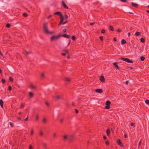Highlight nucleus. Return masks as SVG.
<instances>
[{
    "label": "nucleus",
    "mask_w": 149,
    "mask_h": 149,
    "mask_svg": "<svg viewBox=\"0 0 149 149\" xmlns=\"http://www.w3.org/2000/svg\"><path fill=\"white\" fill-rule=\"evenodd\" d=\"M68 15L66 14H65L64 15V19L65 20H67L68 19Z\"/></svg>",
    "instance_id": "cd10ccee"
},
{
    "label": "nucleus",
    "mask_w": 149,
    "mask_h": 149,
    "mask_svg": "<svg viewBox=\"0 0 149 149\" xmlns=\"http://www.w3.org/2000/svg\"><path fill=\"white\" fill-rule=\"evenodd\" d=\"M113 40L114 41H116L117 40V39H116V37H114V38H113Z\"/></svg>",
    "instance_id": "e2e57ef3"
},
{
    "label": "nucleus",
    "mask_w": 149,
    "mask_h": 149,
    "mask_svg": "<svg viewBox=\"0 0 149 149\" xmlns=\"http://www.w3.org/2000/svg\"><path fill=\"white\" fill-rule=\"evenodd\" d=\"M33 130H32L31 131V135H33Z\"/></svg>",
    "instance_id": "37998d69"
},
{
    "label": "nucleus",
    "mask_w": 149,
    "mask_h": 149,
    "mask_svg": "<svg viewBox=\"0 0 149 149\" xmlns=\"http://www.w3.org/2000/svg\"><path fill=\"white\" fill-rule=\"evenodd\" d=\"M63 121V119L62 118V119H61V120H60V122H62Z\"/></svg>",
    "instance_id": "338daca9"
},
{
    "label": "nucleus",
    "mask_w": 149,
    "mask_h": 149,
    "mask_svg": "<svg viewBox=\"0 0 149 149\" xmlns=\"http://www.w3.org/2000/svg\"><path fill=\"white\" fill-rule=\"evenodd\" d=\"M43 29L44 32L46 34H52L53 33L52 32L49 31H48L47 26V23H45L44 24Z\"/></svg>",
    "instance_id": "f257e3e1"
},
{
    "label": "nucleus",
    "mask_w": 149,
    "mask_h": 149,
    "mask_svg": "<svg viewBox=\"0 0 149 149\" xmlns=\"http://www.w3.org/2000/svg\"><path fill=\"white\" fill-rule=\"evenodd\" d=\"M95 24V23L94 22H92V23H91L90 24V25L91 26H93V25Z\"/></svg>",
    "instance_id": "864d4df0"
},
{
    "label": "nucleus",
    "mask_w": 149,
    "mask_h": 149,
    "mask_svg": "<svg viewBox=\"0 0 149 149\" xmlns=\"http://www.w3.org/2000/svg\"><path fill=\"white\" fill-rule=\"evenodd\" d=\"M131 4L132 7L135 8H137L138 7V5L137 4L134 3L132 2L131 3Z\"/></svg>",
    "instance_id": "1a4fd4ad"
},
{
    "label": "nucleus",
    "mask_w": 149,
    "mask_h": 149,
    "mask_svg": "<svg viewBox=\"0 0 149 149\" xmlns=\"http://www.w3.org/2000/svg\"><path fill=\"white\" fill-rule=\"evenodd\" d=\"M9 80L10 81H13V78L11 77H10L9 78Z\"/></svg>",
    "instance_id": "f704fd0d"
},
{
    "label": "nucleus",
    "mask_w": 149,
    "mask_h": 149,
    "mask_svg": "<svg viewBox=\"0 0 149 149\" xmlns=\"http://www.w3.org/2000/svg\"><path fill=\"white\" fill-rule=\"evenodd\" d=\"M129 83V82L128 81H126L125 82V84L127 85H128V84Z\"/></svg>",
    "instance_id": "774afa93"
},
{
    "label": "nucleus",
    "mask_w": 149,
    "mask_h": 149,
    "mask_svg": "<svg viewBox=\"0 0 149 149\" xmlns=\"http://www.w3.org/2000/svg\"><path fill=\"white\" fill-rule=\"evenodd\" d=\"M0 105L2 108H3V103L2 100H0Z\"/></svg>",
    "instance_id": "dca6fc26"
},
{
    "label": "nucleus",
    "mask_w": 149,
    "mask_h": 149,
    "mask_svg": "<svg viewBox=\"0 0 149 149\" xmlns=\"http://www.w3.org/2000/svg\"><path fill=\"white\" fill-rule=\"evenodd\" d=\"M67 22V21H66L64 22H63L61 24L64 25Z\"/></svg>",
    "instance_id": "de8ad7c7"
},
{
    "label": "nucleus",
    "mask_w": 149,
    "mask_h": 149,
    "mask_svg": "<svg viewBox=\"0 0 149 149\" xmlns=\"http://www.w3.org/2000/svg\"><path fill=\"white\" fill-rule=\"evenodd\" d=\"M72 38L73 40H74L76 39V37L75 36H73L72 37Z\"/></svg>",
    "instance_id": "72a5a7b5"
},
{
    "label": "nucleus",
    "mask_w": 149,
    "mask_h": 149,
    "mask_svg": "<svg viewBox=\"0 0 149 149\" xmlns=\"http://www.w3.org/2000/svg\"><path fill=\"white\" fill-rule=\"evenodd\" d=\"M63 139L64 141H65L68 139V136L67 135L65 134L63 136Z\"/></svg>",
    "instance_id": "9d476101"
},
{
    "label": "nucleus",
    "mask_w": 149,
    "mask_h": 149,
    "mask_svg": "<svg viewBox=\"0 0 149 149\" xmlns=\"http://www.w3.org/2000/svg\"><path fill=\"white\" fill-rule=\"evenodd\" d=\"M145 103L147 104H149V100H146L145 101Z\"/></svg>",
    "instance_id": "e433bc0d"
},
{
    "label": "nucleus",
    "mask_w": 149,
    "mask_h": 149,
    "mask_svg": "<svg viewBox=\"0 0 149 149\" xmlns=\"http://www.w3.org/2000/svg\"><path fill=\"white\" fill-rule=\"evenodd\" d=\"M62 5L66 9L68 8V7L67 6L66 4L64 1H62Z\"/></svg>",
    "instance_id": "0eeeda50"
},
{
    "label": "nucleus",
    "mask_w": 149,
    "mask_h": 149,
    "mask_svg": "<svg viewBox=\"0 0 149 149\" xmlns=\"http://www.w3.org/2000/svg\"><path fill=\"white\" fill-rule=\"evenodd\" d=\"M126 42V40H123L121 41V43L122 44H124Z\"/></svg>",
    "instance_id": "b1692460"
},
{
    "label": "nucleus",
    "mask_w": 149,
    "mask_h": 149,
    "mask_svg": "<svg viewBox=\"0 0 149 149\" xmlns=\"http://www.w3.org/2000/svg\"><path fill=\"white\" fill-rule=\"evenodd\" d=\"M124 137L125 138H127L128 137L127 135L126 134H125L124 135Z\"/></svg>",
    "instance_id": "3c124183"
},
{
    "label": "nucleus",
    "mask_w": 149,
    "mask_h": 149,
    "mask_svg": "<svg viewBox=\"0 0 149 149\" xmlns=\"http://www.w3.org/2000/svg\"><path fill=\"white\" fill-rule=\"evenodd\" d=\"M24 120L25 121H27L28 120V116H27V118L25 119Z\"/></svg>",
    "instance_id": "13d9d810"
},
{
    "label": "nucleus",
    "mask_w": 149,
    "mask_h": 149,
    "mask_svg": "<svg viewBox=\"0 0 149 149\" xmlns=\"http://www.w3.org/2000/svg\"><path fill=\"white\" fill-rule=\"evenodd\" d=\"M56 99L58 100H60L63 98V96L62 95H58L56 96Z\"/></svg>",
    "instance_id": "f8f14e48"
},
{
    "label": "nucleus",
    "mask_w": 149,
    "mask_h": 149,
    "mask_svg": "<svg viewBox=\"0 0 149 149\" xmlns=\"http://www.w3.org/2000/svg\"><path fill=\"white\" fill-rule=\"evenodd\" d=\"M56 133H54L53 134V137L54 138H55L56 136Z\"/></svg>",
    "instance_id": "58836bf2"
},
{
    "label": "nucleus",
    "mask_w": 149,
    "mask_h": 149,
    "mask_svg": "<svg viewBox=\"0 0 149 149\" xmlns=\"http://www.w3.org/2000/svg\"><path fill=\"white\" fill-rule=\"evenodd\" d=\"M30 88H31L33 89H37V87L36 86H34L32 84H31L30 86Z\"/></svg>",
    "instance_id": "f3484780"
},
{
    "label": "nucleus",
    "mask_w": 149,
    "mask_h": 149,
    "mask_svg": "<svg viewBox=\"0 0 149 149\" xmlns=\"http://www.w3.org/2000/svg\"><path fill=\"white\" fill-rule=\"evenodd\" d=\"M120 1L122 2H126L127 1V0H120Z\"/></svg>",
    "instance_id": "680f3d73"
},
{
    "label": "nucleus",
    "mask_w": 149,
    "mask_h": 149,
    "mask_svg": "<svg viewBox=\"0 0 149 149\" xmlns=\"http://www.w3.org/2000/svg\"><path fill=\"white\" fill-rule=\"evenodd\" d=\"M65 80L66 81H70V79L68 78H65Z\"/></svg>",
    "instance_id": "4be33fe9"
},
{
    "label": "nucleus",
    "mask_w": 149,
    "mask_h": 149,
    "mask_svg": "<svg viewBox=\"0 0 149 149\" xmlns=\"http://www.w3.org/2000/svg\"><path fill=\"white\" fill-rule=\"evenodd\" d=\"M141 141H140L139 142V146H140V145H141Z\"/></svg>",
    "instance_id": "0e129e2a"
},
{
    "label": "nucleus",
    "mask_w": 149,
    "mask_h": 149,
    "mask_svg": "<svg viewBox=\"0 0 149 149\" xmlns=\"http://www.w3.org/2000/svg\"><path fill=\"white\" fill-rule=\"evenodd\" d=\"M140 33L139 32H136V33H135V35L136 36H139V35H140Z\"/></svg>",
    "instance_id": "7c9ffc66"
},
{
    "label": "nucleus",
    "mask_w": 149,
    "mask_h": 149,
    "mask_svg": "<svg viewBox=\"0 0 149 149\" xmlns=\"http://www.w3.org/2000/svg\"><path fill=\"white\" fill-rule=\"evenodd\" d=\"M106 144L107 145H109V142L108 141H106Z\"/></svg>",
    "instance_id": "bf43d9fd"
},
{
    "label": "nucleus",
    "mask_w": 149,
    "mask_h": 149,
    "mask_svg": "<svg viewBox=\"0 0 149 149\" xmlns=\"http://www.w3.org/2000/svg\"><path fill=\"white\" fill-rule=\"evenodd\" d=\"M1 81L4 84L5 83L6 81L4 79H2L1 80Z\"/></svg>",
    "instance_id": "c9c22d12"
},
{
    "label": "nucleus",
    "mask_w": 149,
    "mask_h": 149,
    "mask_svg": "<svg viewBox=\"0 0 149 149\" xmlns=\"http://www.w3.org/2000/svg\"><path fill=\"white\" fill-rule=\"evenodd\" d=\"M64 51L66 52V53H68V51L67 50H64Z\"/></svg>",
    "instance_id": "6e6d98bb"
},
{
    "label": "nucleus",
    "mask_w": 149,
    "mask_h": 149,
    "mask_svg": "<svg viewBox=\"0 0 149 149\" xmlns=\"http://www.w3.org/2000/svg\"><path fill=\"white\" fill-rule=\"evenodd\" d=\"M133 47H134V48L135 49H136L137 48V47L136 45H133Z\"/></svg>",
    "instance_id": "5fc2aeb1"
},
{
    "label": "nucleus",
    "mask_w": 149,
    "mask_h": 149,
    "mask_svg": "<svg viewBox=\"0 0 149 149\" xmlns=\"http://www.w3.org/2000/svg\"><path fill=\"white\" fill-rule=\"evenodd\" d=\"M96 92L99 93H102V90L100 89H96L95 90Z\"/></svg>",
    "instance_id": "4468645a"
},
{
    "label": "nucleus",
    "mask_w": 149,
    "mask_h": 149,
    "mask_svg": "<svg viewBox=\"0 0 149 149\" xmlns=\"http://www.w3.org/2000/svg\"><path fill=\"white\" fill-rule=\"evenodd\" d=\"M24 105H25L24 104H23L22 103L21 104V107H24Z\"/></svg>",
    "instance_id": "603ef678"
},
{
    "label": "nucleus",
    "mask_w": 149,
    "mask_h": 149,
    "mask_svg": "<svg viewBox=\"0 0 149 149\" xmlns=\"http://www.w3.org/2000/svg\"><path fill=\"white\" fill-rule=\"evenodd\" d=\"M75 112H76V113H78L79 111H78V110H77V109H75Z\"/></svg>",
    "instance_id": "4d7b16f0"
},
{
    "label": "nucleus",
    "mask_w": 149,
    "mask_h": 149,
    "mask_svg": "<svg viewBox=\"0 0 149 149\" xmlns=\"http://www.w3.org/2000/svg\"><path fill=\"white\" fill-rule=\"evenodd\" d=\"M61 55L63 56H65V55H66V54H65V53H62L61 54Z\"/></svg>",
    "instance_id": "052dcab7"
},
{
    "label": "nucleus",
    "mask_w": 149,
    "mask_h": 149,
    "mask_svg": "<svg viewBox=\"0 0 149 149\" xmlns=\"http://www.w3.org/2000/svg\"><path fill=\"white\" fill-rule=\"evenodd\" d=\"M110 104L111 102L109 101H107L106 103V106L105 107V108L106 109H109L110 108Z\"/></svg>",
    "instance_id": "f03ea898"
},
{
    "label": "nucleus",
    "mask_w": 149,
    "mask_h": 149,
    "mask_svg": "<svg viewBox=\"0 0 149 149\" xmlns=\"http://www.w3.org/2000/svg\"><path fill=\"white\" fill-rule=\"evenodd\" d=\"M29 95L30 98L32 97L33 96V94L31 92H29Z\"/></svg>",
    "instance_id": "6ab92c4d"
},
{
    "label": "nucleus",
    "mask_w": 149,
    "mask_h": 149,
    "mask_svg": "<svg viewBox=\"0 0 149 149\" xmlns=\"http://www.w3.org/2000/svg\"><path fill=\"white\" fill-rule=\"evenodd\" d=\"M103 138L104 140H106L107 139V137L105 136H104Z\"/></svg>",
    "instance_id": "69168bd1"
},
{
    "label": "nucleus",
    "mask_w": 149,
    "mask_h": 149,
    "mask_svg": "<svg viewBox=\"0 0 149 149\" xmlns=\"http://www.w3.org/2000/svg\"><path fill=\"white\" fill-rule=\"evenodd\" d=\"M8 89H9L10 91H11V90L12 89H11V86H8Z\"/></svg>",
    "instance_id": "79ce46f5"
},
{
    "label": "nucleus",
    "mask_w": 149,
    "mask_h": 149,
    "mask_svg": "<svg viewBox=\"0 0 149 149\" xmlns=\"http://www.w3.org/2000/svg\"><path fill=\"white\" fill-rule=\"evenodd\" d=\"M45 74L44 72H41L40 74V78L41 79H43L45 78Z\"/></svg>",
    "instance_id": "6e6552de"
},
{
    "label": "nucleus",
    "mask_w": 149,
    "mask_h": 149,
    "mask_svg": "<svg viewBox=\"0 0 149 149\" xmlns=\"http://www.w3.org/2000/svg\"><path fill=\"white\" fill-rule=\"evenodd\" d=\"M29 149H32V146L31 145H30L29 146Z\"/></svg>",
    "instance_id": "c03bdc74"
},
{
    "label": "nucleus",
    "mask_w": 149,
    "mask_h": 149,
    "mask_svg": "<svg viewBox=\"0 0 149 149\" xmlns=\"http://www.w3.org/2000/svg\"><path fill=\"white\" fill-rule=\"evenodd\" d=\"M10 25L8 23L6 24V27L7 28H9L10 27Z\"/></svg>",
    "instance_id": "a878e982"
},
{
    "label": "nucleus",
    "mask_w": 149,
    "mask_h": 149,
    "mask_svg": "<svg viewBox=\"0 0 149 149\" xmlns=\"http://www.w3.org/2000/svg\"><path fill=\"white\" fill-rule=\"evenodd\" d=\"M100 80L102 82L104 81L105 79L104 76H101L100 78Z\"/></svg>",
    "instance_id": "a211bd4d"
},
{
    "label": "nucleus",
    "mask_w": 149,
    "mask_h": 149,
    "mask_svg": "<svg viewBox=\"0 0 149 149\" xmlns=\"http://www.w3.org/2000/svg\"><path fill=\"white\" fill-rule=\"evenodd\" d=\"M61 36H62L63 37H64L66 38H69L70 37V36L67 35L66 34H65L61 35Z\"/></svg>",
    "instance_id": "2eb2a0df"
},
{
    "label": "nucleus",
    "mask_w": 149,
    "mask_h": 149,
    "mask_svg": "<svg viewBox=\"0 0 149 149\" xmlns=\"http://www.w3.org/2000/svg\"><path fill=\"white\" fill-rule=\"evenodd\" d=\"M54 15H58L61 17L63 15L62 13L60 12H56L54 13Z\"/></svg>",
    "instance_id": "9b49d317"
},
{
    "label": "nucleus",
    "mask_w": 149,
    "mask_h": 149,
    "mask_svg": "<svg viewBox=\"0 0 149 149\" xmlns=\"http://www.w3.org/2000/svg\"><path fill=\"white\" fill-rule=\"evenodd\" d=\"M109 29L110 31H114V30L113 27L112 26H109Z\"/></svg>",
    "instance_id": "aec40b11"
},
{
    "label": "nucleus",
    "mask_w": 149,
    "mask_h": 149,
    "mask_svg": "<svg viewBox=\"0 0 149 149\" xmlns=\"http://www.w3.org/2000/svg\"><path fill=\"white\" fill-rule=\"evenodd\" d=\"M120 59L123 61H125L128 63H130V60L129 59L126 58L121 57L120 58Z\"/></svg>",
    "instance_id": "20e7f679"
},
{
    "label": "nucleus",
    "mask_w": 149,
    "mask_h": 149,
    "mask_svg": "<svg viewBox=\"0 0 149 149\" xmlns=\"http://www.w3.org/2000/svg\"><path fill=\"white\" fill-rule=\"evenodd\" d=\"M43 122L44 123H46V120L45 118H44L43 120Z\"/></svg>",
    "instance_id": "a19ab883"
},
{
    "label": "nucleus",
    "mask_w": 149,
    "mask_h": 149,
    "mask_svg": "<svg viewBox=\"0 0 149 149\" xmlns=\"http://www.w3.org/2000/svg\"><path fill=\"white\" fill-rule=\"evenodd\" d=\"M61 36V35H58V36H53L51 37V41H52L54 40H56Z\"/></svg>",
    "instance_id": "7ed1b4c3"
},
{
    "label": "nucleus",
    "mask_w": 149,
    "mask_h": 149,
    "mask_svg": "<svg viewBox=\"0 0 149 149\" xmlns=\"http://www.w3.org/2000/svg\"><path fill=\"white\" fill-rule=\"evenodd\" d=\"M67 30L66 29H64L63 31V33H65V32Z\"/></svg>",
    "instance_id": "8fccbe9b"
},
{
    "label": "nucleus",
    "mask_w": 149,
    "mask_h": 149,
    "mask_svg": "<svg viewBox=\"0 0 149 149\" xmlns=\"http://www.w3.org/2000/svg\"><path fill=\"white\" fill-rule=\"evenodd\" d=\"M23 16L25 17H26L28 16V15L26 13H24L23 14Z\"/></svg>",
    "instance_id": "4c0bfd02"
},
{
    "label": "nucleus",
    "mask_w": 149,
    "mask_h": 149,
    "mask_svg": "<svg viewBox=\"0 0 149 149\" xmlns=\"http://www.w3.org/2000/svg\"><path fill=\"white\" fill-rule=\"evenodd\" d=\"M43 133L42 132L40 131L39 132V134L40 136H42L43 135Z\"/></svg>",
    "instance_id": "473e14b6"
},
{
    "label": "nucleus",
    "mask_w": 149,
    "mask_h": 149,
    "mask_svg": "<svg viewBox=\"0 0 149 149\" xmlns=\"http://www.w3.org/2000/svg\"><path fill=\"white\" fill-rule=\"evenodd\" d=\"M101 32L102 33H104L105 32V31L104 29H102L101 31Z\"/></svg>",
    "instance_id": "ea45409f"
},
{
    "label": "nucleus",
    "mask_w": 149,
    "mask_h": 149,
    "mask_svg": "<svg viewBox=\"0 0 149 149\" xmlns=\"http://www.w3.org/2000/svg\"><path fill=\"white\" fill-rule=\"evenodd\" d=\"M45 104H46V105L47 106H49V103L47 102H45Z\"/></svg>",
    "instance_id": "49530a36"
},
{
    "label": "nucleus",
    "mask_w": 149,
    "mask_h": 149,
    "mask_svg": "<svg viewBox=\"0 0 149 149\" xmlns=\"http://www.w3.org/2000/svg\"><path fill=\"white\" fill-rule=\"evenodd\" d=\"M117 144L121 147L123 146V144L121 143L120 139H118L117 141Z\"/></svg>",
    "instance_id": "423d86ee"
},
{
    "label": "nucleus",
    "mask_w": 149,
    "mask_h": 149,
    "mask_svg": "<svg viewBox=\"0 0 149 149\" xmlns=\"http://www.w3.org/2000/svg\"><path fill=\"white\" fill-rule=\"evenodd\" d=\"M9 124H10V125L11 127H13V126H14L13 124V123L10 122L9 123Z\"/></svg>",
    "instance_id": "2f4dec72"
},
{
    "label": "nucleus",
    "mask_w": 149,
    "mask_h": 149,
    "mask_svg": "<svg viewBox=\"0 0 149 149\" xmlns=\"http://www.w3.org/2000/svg\"><path fill=\"white\" fill-rule=\"evenodd\" d=\"M39 120V116L38 115H37L36 118V121H38Z\"/></svg>",
    "instance_id": "c756f323"
},
{
    "label": "nucleus",
    "mask_w": 149,
    "mask_h": 149,
    "mask_svg": "<svg viewBox=\"0 0 149 149\" xmlns=\"http://www.w3.org/2000/svg\"><path fill=\"white\" fill-rule=\"evenodd\" d=\"M106 132L107 133V134L108 136H109V134H110V130L109 129H108L106 131Z\"/></svg>",
    "instance_id": "412c9836"
},
{
    "label": "nucleus",
    "mask_w": 149,
    "mask_h": 149,
    "mask_svg": "<svg viewBox=\"0 0 149 149\" xmlns=\"http://www.w3.org/2000/svg\"><path fill=\"white\" fill-rule=\"evenodd\" d=\"M140 40L141 42H144L145 41V40L144 38H141Z\"/></svg>",
    "instance_id": "5701e85b"
},
{
    "label": "nucleus",
    "mask_w": 149,
    "mask_h": 149,
    "mask_svg": "<svg viewBox=\"0 0 149 149\" xmlns=\"http://www.w3.org/2000/svg\"><path fill=\"white\" fill-rule=\"evenodd\" d=\"M43 147L46 148H47V144L45 143H43Z\"/></svg>",
    "instance_id": "bb28decb"
},
{
    "label": "nucleus",
    "mask_w": 149,
    "mask_h": 149,
    "mask_svg": "<svg viewBox=\"0 0 149 149\" xmlns=\"http://www.w3.org/2000/svg\"><path fill=\"white\" fill-rule=\"evenodd\" d=\"M141 60V61H143L145 59V58L144 56H141L140 58Z\"/></svg>",
    "instance_id": "c85d7f7f"
},
{
    "label": "nucleus",
    "mask_w": 149,
    "mask_h": 149,
    "mask_svg": "<svg viewBox=\"0 0 149 149\" xmlns=\"http://www.w3.org/2000/svg\"><path fill=\"white\" fill-rule=\"evenodd\" d=\"M26 54L27 55H28L29 54H30L31 53V52H30V51H25Z\"/></svg>",
    "instance_id": "393cba45"
},
{
    "label": "nucleus",
    "mask_w": 149,
    "mask_h": 149,
    "mask_svg": "<svg viewBox=\"0 0 149 149\" xmlns=\"http://www.w3.org/2000/svg\"><path fill=\"white\" fill-rule=\"evenodd\" d=\"M52 16V15H49L48 17H47V18L48 19H49V18L51 17Z\"/></svg>",
    "instance_id": "09e8293b"
},
{
    "label": "nucleus",
    "mask_w": 149,
    "mask_h": 149,
    "mask_svg": "<svg viewBox=\"0 0 149 149\" xmlns=\"http://www.w3.org/2000/svg\"><path fill=\"white\" fill-rule=\"evenodd\" d=\"M113 65L116 67V68L118 70H119L120 68L117 65V62H115L113 63Z\"/></svg>",
    "instance_id": "ddd939ff"
},
{
    "label": "nucleus",
    "mask_w": 149,
    "mask_h": 149,
    "mask_svg": "<svg viewBox=\"0 0 149 149\" xmlns=\"http://www.w3.org/2000/svg\"><path fill=\"white\" fill-rule=\"evenodd\" d=\"M100 39L101 40H103V37L102 36H100Z\"/></svg>",
    "instance_id": "a18cd8bd"
},
{
    "label": "nucleus",
    "mask_w": 149,
    "mask_h": 149,
    "mask_svg": "<svg viewBox=\"0 0 149 149\" xmlns=\"http://www.w3.org/2000/svg\"><path fill=\"white\" fill-rule=\"evenodd\" d=\"M60 19L61 21L60 23L58 24V25H60L61 24L64 20V17L63 15H62V16L60 17Z\"/></svg>",
    "instance_id": "39448f33"
}]
</instances>
